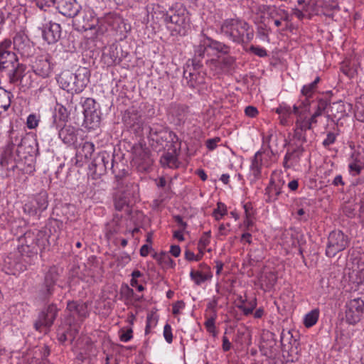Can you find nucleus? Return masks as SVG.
<instances>
[{
    "instance_id": "nucleus-13",
    "label": "nucleus",
    "mask_w": 364,
    "mask_h": 364,
    "mask_svg": "<svg viewBox=\"0 0 364 364\" xmlns=\"http://www.w3.org/2000/svg\"><path fill=\"white\" fill-rule=\"evenodd\" d=\"M204 56H199L195 53V56L192 60L191 65L187 64L186 68L183 71V77L187 80V84L190 87H195L197 81V74L195 73L201 66L200 58Z\"/></svg>"
},
{
    "instance_id": "nucleus-19",
    "label": "nucleus",
    "mask_w": 364,
    "mask_h": 364,
    "mask_svg": "<svg viewBox=\"0 0 364 364\" xmlns=\"http://www.w3.org/2000/svg\"><path fill=\"white\" fill-rule=\"evenodd\" d=\"M24 146L15 147L13 145L8 144L3 151L1 159H28L30 156L25 154Z\"/></svg>"
},
{
    "instance_id": "nucleus-31",
    "label": "nucleus",
    "mask_w": 364,
    "mask_h": 364,
    "mask_svg": "<svg viewBox=\"0 0 364 364\" xmlns=\"http://www.w3.org/2000/svg\"><path fill=\"white\" fill-rule=\"evenodd\" d=\"M321 8L323 15L329 18H333L334 13L340 11L339 4L336 1H325Z\"/></svg>"
},
{
    "instance_id": "nucleus-62",
    "label": "nucleus",
    "mask_w": 364,
    "mask_h": 364,
    "mask_svg": "<svg viewBox=\"0 0 364 364\" xmlns=\"http://www.w3.org/2000/svg\"><path fill=\"white\" fill-rule=\"evenodd\" d=\"M250 50L256 55L259 57H264L267 55V51L265 49L261 48V47H257L252 46L250 48Z\"/></svg>"
},
{
    "instance_id": "nucleus-35",
    "label": "nucleus",
    "mask_w": 364,
    "mask_h": 364,
    "mask_svg": "<svg viewBox=\"0 0 364 364\" xmlns=\"http://www.w3.org/2000/svg\"><path fill=\"white\" fill-rule=\"evenodd\" d=\"M173 117H175L177 124L184 123L187 117V108L181 105L173 106Z\"/></svg>"
},
{
    "instance_id": "nucleus-14",
    "label": "nucleus",
    "mask_w": 364,
    "mask_h": 364,
    "mask_svg": "<svg viewBox=\"0 0 364 364\" xmlns=\"http://www.w3.org/2000/svg\"><path fill=\"white\" fill-rule=\"evenodd\" d=\"M13 44L14 49L22 56L28 57L32 53L33 46L31 45L29 39L24 33H16L14 37Z\"/></svg>"
},
{
    "instance_id": "nucleus-44",
    "label": "nucleus",
    "mask_w": 364,
    "mask_h": 364,
    "mask_svg": "<svg viewBox=\"0 0 364 364\" xmlns=\"http://www.w3.org/2000/svg\"><path fill=\"white\" fill-rule=\"evenodd\" d=\"M154 258L156 259L159 263L165 264L171 267H173L176 264L170 256L164 252H161L159 255L155 254L154 255Z\"/></svg>"
},
{
    "instance_id": "nucleus-63",
    "label": "nucleus",
    "mask_w": 364,
    "mask_h": 364,
    "mask_svg": "<svg viewBox=\"0 0 364 364\" xmlns=\"http://www.w3.org/2000/svg\"><path fill=\"white\" fill-rule=\"evenodd\" d=\"M133 331L132 328L127 329L126 331H123L120 335V340L123 342H127L132 338Z\"/></svg>"
},
{
    "instance_id": "nucleus-33",
    "label": "nucleus",
    "mask_w": 364,
    "mask_h": 364,
    "mask_svg": "<svg viewBox=\"0 0 364 364\" xmlns=\"http://www.w3.org/2000/svg\"><path fill=\"white\" fill-rule=\"evenodd\" d=\"M131 203L130 198L128 196L124 195L123 193L117 192L114 197V203L115 209L118 211H121L124 207H128Z\"/></svg>"
},
{
    "instance_id": "nucleus-30",
    "label": "nucleus",
    "mask_w": 364,
    "mask_h": 364,
    "mask_svg": "<svg viewBox=\"0 0 364 364\" xmlns=\"http://www.w3.org/2000/svg\"><path fill=\"white\" fill-rule=\"evenodd\" d=\"M68 109L63 105H58L56 109V113L53 115V124L58 129L63 126V123L68 119Z\"/></svg>"
},
{
    "instance_id": "nucleus-16",
    "label": "nucleus",
    "mask_w": 364,
    "mask_h": 364,
    "mask_svg": "<svg viewBox=\"0 0 364 364\" xmlns=\"http://www.w3.org/2000/svg\"><path fill=\"white\" fill-rule=\"evenodd\" d=\"M58 82L60 87L68 92L79 93L75 75L72 72L69 70L62 72L58 76Z\"/></svg>"
},
{
    "instance_id": "nucleus-2",
    "label": "nucleus",
    "mask_w": 364,
    "mask_h": 364,
    "mask_svg": "<svg viewBox=\"0 0 364 364\" xmlns=\"http://www.w3.org/2000/svg\"><path fill=\"white\" fill-rule=\"evenodd\" d=\"M220 33L238 44H247L254 38L252 27L245 21L237 18L223 21L220 26Z\"/></svg>"
},
{
    "instance_id": "nucleus-40",
    "label": "nucleus",
    "mask_w": 364,
    "mask_h": 364,
    "mask_svg": "<svg viewBox=\"0 0 364 364\" xmlns=\"http://www.w3.org/2000/svg\"><path fill=\"white\" fill-rule=\"evenodd\" d=\"M107 161H92L89 164V168L96 174L101 175L105 172L107 166H109Z\"/></svg>"
},
{
    "instance_id": "nucleus-27",
    "label": "nucleus",
    "mask_w": 364,
    "mask_h": 364,
    "mask_svg": "<svg viewBox=\"0 0 364 364\" xmlns=\"http://www.w3.org/2000/svg\"><path fill=\"white\" fill-rule=\"evenodd\" d=\"M74 75L78 92H81L90 81V71L85 67H80Z\"/></svg>"
},
{
    "instance_id": "nucleus-46",
    "label": "nucleus",
    "mask_w": 364,
    "mask_h": 364,
    "mask_svg": "<svg viewBox=\"0 0 364 364\" xmlns=\"http://www.w3.org/2000/svg\"><path fill=\"white\" fill-rule=\"evenodd\" d=\"M258 12L264 14L268 13L269 17L271 18H274V13L275 12L276 15H279V11H277V7L275 6L270 5H261L258 7Z\"/></svg>"
},
{
    "instance_id": "nucleus-7",
    "label": "nucleus",
    "mask_w": 364,
    "mask_h": 364,
    "mask_svg": "<svg viewBox=\"0 0 364 364\" xmlns=\"http://www.w3.org/2000/svg\"><path fill=\"white\" fill-rule=\"evenodd\" d=\"M48 205V193L46 191H41L24 204L23 211L31 216L38 215L45 210Z\"/></svg>"
},
{
    "instance_id": "nucleus-53",
    "label": "nucleus",
    "mask_w": 364,
    "mask_h": 364,
    "mask_svg": "<svg viewBox=\"0 0 364 364\" xmlns=\"http://www.w3.org/2000/svg\"><path fill=\"white\" fill-rule=\"evenodd\" d=\"M293 338V336L291 335V332L289 331L285 332L284 331H283L281 333V336H280V342H281V344L282 346L284 347V348H286V341H288L289 339L290 340H292ZM293 341H294V343H296V339H293Z\"/></svg>"
},
{
    "instance_id": "nucleus-45",
    "label": "nucleus",
    "mask_w": 364,
    "mask_h": 364,
    "mask_svg": "<svg viewBox=\"0 0 364 364\" xmlns=\"http://www.w3.org/2000/svg\"><path fill=\"white\" fill-rule=\"evenodd\" d=\"M190 277L194 281L196 285H200L201 283L205 282L208 279V276L202 273L200 271L192 270L190 273Z\"/></svg>"
},
{
    "instance_id": "nucleus-58",
    "label": "nucleus",
    "mask_w": 364,
    "mask_h": 364,
    "mask_svg": "<svg viewBox=\"0 0 364 364\" xmlns=\"http://www.w3.org/2000/svg\"><path fill=\"white\" fill-rule=\"evenodd\" d=\"M161 166L164 168H177L180 166L181 161H160Z\"/></svg>"
},
{
    "instance_id": "nucleus-28",
    "label": "nucleus",
    "mask_w": 364,
    "mask_h": 364,
    "mask_svg": "<svg viewBox=\"0 0 364 364\" xmlns=\"http://www.w3.org/2000/svg\"><path fill=\"white\" fill-rule=\"evenodd\" d=\"M107 162H110L109 166L117 182L118 180H123V177L128 174L129 168L124 161H107Z\"/></svg>"
},
{
    "instance_id": "nucleus-36",
    "label": "nucleus",
    "mask_w": 364,
    "mask_h": 364,
    "mask_svg": "<svg viewBox=\"0 0 364 364\" xmlns=\"http://www.w3.org/2000/svg\"><path fill=\"white\" fill-rule=\"evenodd\" d=\"M12 97L11 92L0 87V108L4 111L7 110L11 106Z\"/></svg>"
},
{
    "instance_id": "nucleus-4",
    "label": "nucleus",
    "mask_w": 364,
    "mask_h": 364,
    "mask_svg": "<svg viewBox=\"0 0 364 364\" xmlns=\"http://www.w3.org/2000/svg\"><path fill=\"white\" fill-rule=\"evenodd\" d=\"M349 245V238L341 230L330 232L326 249V255L333 257L337 253L343 251Z\"/></svg>"
},
{
    "instance_id": "nucleus-24",
    "label": "nucleus",
    "mask_w": 364,
    "mask_h": 364,
    "mask_svg": "<svg viewBox=\"0 0 364 364\" xmlns=\"http://www.w3.org/2000/svg\"><path fill=\"white\" fill-rule=\"evenodd\" d=\"M117 191L128 196L129 198H136L138 196V185L126 180H118L117 184Z\"/></svg>"
},
{
    "instance_id": "nucleus-23",
    "label": "nucleus",
    "mask_w": 364,
    "mask_h": 364,
    "mask_svg": "<svg viewBox=\"0 0 364 364\" xmlns=\"http://www.w3.org/2000/svg\"><path fill=\"white\" fill-rule=\"evenodd\" d=\"M66 309L70 314L77 315L82 319L89 315L87 305L82 301H70L68 302Z\"/></svg>"
},
{
    "instance_id": "nucleus-25",
    "label": "nucleus",
    "mask_w": 364,
    "mask_h": 364,
    "mask_svg": "<svg viewBox=\"0 0 364 364\" xmlns=\"http://www.w3.org/2000/svg\"><path fill=\"white\" fill-rule=\"evenodd\" d=\"M60 35L61 26L57 23L50 22L48 27L43 31V37L49 44L57 42Z\"/></svg>"
},
{
    "instance_id": "nucleus-49",
    "label": "nucleus",
    "mask_w": 364,
    "mask_h": 364,
    "mask_svg": "<svg viewBox=\"0 0 364 364\" xmlns=\"http://www.w3.org/2000/svg\"><path fill=\"white\" fill-rule=\"evenodd\" d=\"M217 318V314L216 312L214 313V315L209 318L205 322V326L207 329V331L215 335L216 333L215 332V321Z\"/></svg>"
},
{
    "instance_id": "nucleus-9",
    "label": "nucleus",
    "mask_w": 364,
    "mask_h": 364,
    "mask_svg": "<svg viewBox=\"0 0 364 364\" xmlns=\"http://www.w3.org/2000/svg\"><path fill=\"white\" fill-rule=\"evenodd\" d=\"M11 41L5 40L0 43V70L9 69L18 63L15 53L11 50Z\"/></svg>"
},
{
    "instance_id": "nucleus-15",
    "label": "nucleus",
    "mask_w": 364,
    "mask_h": 364,
    "mask_svg": "<svg viewBox=\"0 0 364 364\" xmlns=\"http://www.w3.org/2000/svg\"><path fill=\"white\" fill-rule=\"evenodd\" d=\"M57 9L63 16L75 18L81 11V6L76 0H60Z\"/></svg>"
},
{
    "instance_id": "nucleus-26",
    "label": "nucleus",
    "mask_w": 364,
    "mask_h": 364,
    "mask_svg": "<svg viewBox=\"0 0 364 364\" xmlns=\"http://www.w3.org/2000/svg\"><path fill=\"white\" fill-rule=\"evenodd\" d=\"M123 121L129 127H136V130L138 129V126L142 124L141 115L138 110L133 108L125 112Z\"/></svg>"
},
{
    "instance_id": "nucleus-17",
    "label": "nucleus",
    "mask_w": 364,
    "mask_h": 364,
    "mask_svg": "<svg viewBox=\"0 0 364 364\" xmlns=\"http://www.w3.org/2000/svg\"><path fill=\"white\" fill-rule=\"evenodd\" d=\"M33 71L38 76L43 78L48 77L52 71V67L49 59L46 56H38L32 63Z\"/></svg>"
},
{
    "instance_id": "nucleus-6",
    "label": "nucleus",
    "mask_w": 364,
    "mask_h": 364,
    "mask_svg": "<svg viewBox=\"0 0 364 364\" xmlns=\"http://www.w3.org/2000/svg\"><path fill=\"white\" fill-rule=\"evenodd\" d=\"M59 276V269L55 266L50 267L46 273L44 281L38 291V296L42 300H48L53 295Z\"/></svg>"
},
{
    "instance_id": "nucleus-56",
    "label": "nucleus",
    "mask_w": 364,
    "mask_h": 364,
    "mask_svg": "<svg viewBox=\"0 0 364 364\" xmlns=\"http://www.w3.org/2000/svg\"><path fill=\"white\" fill-rule=\"evenodd\" d=\"M158 134H161V138H164L166 136V135L169 134L171 135V132H168L167 131H157V130H155L154 129L151 128L150 129V137L153 139V140H156V141H158L159 139L157 137L158 136Z\"/></svg>"
},
{
    "instance_id": "nucleus-64",
    "label": "nucleus",
    "mask_w": 364,
    "mask_h": 364,
    "mask_svg": "<svg viewBox=\"0 0 364 364\" xmlns=\"http://www.w3.org/2000/svg\"><path fill=\"white\" fill-rule=\"evenodd\" d=\"M245 113L250 117H255L258 114V110L254 106H247L245 109Z\"/></svg>"
},
{
    "instance_id": "nucleus-59",
    "label": "nucleus",
    "mask_w": 364,
    "mask_h": 364,
    "mask_svg": "<svg viewBox=\"0 0 364 364\" xmlns=\"http://www.w3.org/2000/svg\"><path fill=\"white\" fill-rule=\"evenodd\" d=\"M121 293L128 299L134 297L135 295L134 290L127 284L122 287Z\"/></svg>"
},
{
    "instance_id": "nucleus-55",
    "label": "nucleus",
    "mask_w": 364,
    "mask_h": 364,
    "mask_svg": "<svg viewBox=\"0 0 364 364\" xmlns=\"http://www.w3.org/2000/svg\"><path fill=\"white\" fill-rule=\"evenodd\" d=\"M66 331L69 337V341L73 342L76 336L78 334V326L77 325L72 326L70 324L69 328Z\"/></svg>"
},
{
    "instance_id": "nucleus-34",
    "label": "nucleus",
    "mask_w": 364,
    "mask_h": 364,
    "mask_svg": "<svg viewBox=\"0 0 364 364\" xmlns=\"http://www.w3.org/2000/svg\"><path fill=\"white\" fill-rule=\"evenodd\" d=\"M359 257H356L353 258V262L355 261H357V268L355 269V267H353V272H355V275L357 277V281L356 282L358 284H362L364 282V262L362 261V255L359 254Z\"/></svg>"
},
{
    "instance_id": "nucleus-38",
    "label": "nucleus",
    "mask_w": 364,
    "mask_h": 364,
    "mask_svg": "<svg viewBox=\"0 0 364 364\" xmlns=\"http://www.w3.org/2000/svg\"><path fill=\"white\" fill-rule=\"evenodd\" d=\"M23 133L21 131L11 129L9 132V141L10 145H13L16 147H19V146H23L22 144L23 141Z\"/></svg>"
},
{
    "instance_id": "nucleus-47",
    "label": "nucleus",
    "mask_w": 364,
    "mask_h": 364,
    "mask_svg": "<svg viewBox=\"0 0 364 364\" xmlns=\"http://www.w3.org/2000/svg\"><path fill=\"white\" fill-rule=\"evenodd\" d=\"M248 305L245 306L243 304H238L237 308L242 311L244 315L248 316L253 312V310L255 309L257 306L256 299H252V301L247 302Z\"/></svg>"
},
{
    "instance_id": "nucleus-32",
    "label": "nucleus",
    "mask_w": 364,
    "mask_h": 364,
    "mask_svg": "<svg viewBox=\"0 0 364 364\" xmlns=\"http://www.w3.org/2000/svg\"><path fill=\"white\" fill-rule=\"evenodd\" d=\"M95 151V145L92 142L86 141L77 150V156L84 159H91Z\"/></svg>"
},
{
    "instance_id": "nucleus-20",
    "label": "nucleus",
    "mask_w": 364,
    "mask_h": 364,
    "mask_svg": "<svg viewBox=\"0 0 364 364\" xmlns=\"http://www.w3.org/2000/svg\"><path fill=\"white\" fill-rule=\"evenodd\" d=\"M311 123L308 119L304 115L299 117L296 121L294 137L302 142H306V132L311 130Z\"/></svg>"
},
{
    "instance_id": "nucleus-8",
    "label": "nucleus",
    "mask_w": 364,
    "mask_h": 364,
    "mask_svg": "<svg viewBox=\"0 0 364 364\" xmlns=\"http://www.w3.org/2000/svg\"><path fill=\"white\" fill-rule=\"evenodd\" d=\"M364 313V301L360 298L350 300L346 304L345 321L350 325L360 321Z\"/></svg>"
},
{
    "instance_id": "nucleus-21",
    "label": "nucleus",
    "mask_w": 364,
    "mask_h": 364,
    "mask_svg": "<svg viewBox=\"0 0 364 364\" xmlns=\"http://www.w3.org/2000/svg\"><path fill=\"white\" fill-rule=\"evenodd\" d=\"M25 65L18 63L14 67H11L8 74L9 82L15 84L17 82H23L27 78H31V74L25 73Z\"/></svg>"
},
{
    "instance_id": "nucleus-51",
    "label": "nucleus",
    "mask_w": 364,
    "mask_h": 364,
    "mask_svg": "<svg viewBox=\"0 0 364 364\" xmlns=\"http://www.w3.org/2000/svg\"><path fill=\"white\" fill-rule=\"evenodd\" d=\"M227 213L225 205L222 203H218V208L213 211V215L216 220H220L221 217Z\"/></svg>"
},
{
    "instance_id": "nucleus-11",
    "label": "nucleus",
    "mask_w": 364,
    "mask_h": 364,
    "mask_svg": "<svg viewBox=\"0 0 364 364\" xmlns=\"http://www.w3.org/2000/svg\"><path fill=\"white\" fill-rule=\"evenodd\" d=\"M97 23L92 10H81L75 18L74 24L78 30L87 31L95 29Z\"/></svg>"
},
{
    "instance_id": "nucleus-22",
    "label": "nucleus",
    "mask_w": 364,
    "mask_h": 364,
    "mask_svg": "<svg viewBox=\"0 0 364 364\" xmlns=\"http://www.w3.org/2000/svg\"><path fill=\"white\" fill-rule=\"evenodd\" d=\"M4 269L9 274H16L21 270L20 258L15 252L9 253L4 259Z\"/></svg>"
},
{
    "instance_id": "nucleus-54",
    "label": "nucleus",
    "mask_w": 364,
    "mask_h": 364,
    "mask_svg": "<svg viewBox=\"0 0 364 364\" xmlns=\"http://www.w3.org/2000/svg\"><path fill=\"white\" fill-rule=\"evenodd\" d=\"M210 231L203 232V235L199 240V246L202 248H205L210 243Z\"/></svg>"
},
{
    "instance_id": "nucleus-43",
    "label": "nucleus",
    "mask_w": 364,
    "mask_h": 364,
    "mask_svg": "<svg viewBox=\"0 0 364 364\" xmlns=\"http://www.w3.org/2000/svg\"><path fill=\"white\" fill-rule=\"evenodd\" d=\"M320 80V77H317L312 82L303 86L301 93L306 97H311L314 92L316 89L318 82Z\"/></svg>"
},
{
    "instance_id": "nucleus-41",
    "label": "nucleus",
    "mask_w": 364,
    "mask_h": 364,
    "mask_svg": "<svg viewBox=\"0 0 364 364\" xmlns=\"http://www.w3.org/2000/svg\"><path fill=\"white\" fill-rule=\"evenodd\" d=\"M314 105V112L313 114H315L316 116H321L323 112L326 110L329 102L327 99L320 98L316 102H313Z\"/></svg>"
},
{
    "instance_id": "nucleus-1",
    "label": "nucleus",
    "mask_w": 364,
    "mask_h": 364,
    "mask_svg": "<svg viewBox=\"0 0 364 364\" xmlns=\"http://www.w3.org/2000/svg\"><path fill=\"white\" fill-rule=\"evenodd\" d=\"M20 225H13L11 230L14 235L23 233L18 237V252L21 255L31 257L36 255L38 250L42 251L49 245L48 235L46 231L38 230L36 233L31 230L18 231Z\"/></svg>"
},
{
    "instance_id": "nucleus-48",
    "label": "nucleus",
    "mask_w": 364,
    "mask_h": 364,
    "mask_svg": "<svg viewBox=\"0 0 364 364\" xmlns=\"http://www.w3.org/2000/svg\"><path fill=\"white\" fill-rule=\"evenodd\" d=\"M262 166V161H251L250 171L255 178L260 176Z\"/></svg>"
},
{
    "instance_id": "nucleus-61",
    "label": "nucleus",
    "mask_w": 364,
    "mask_h": 364,
    "mask_svg": "<svg viewBox=\"0 0 364 364\" xmlns=\"http://www.w3.org/2000/svg\"><path fill=\"white\" fill-rule=\"evenodd\" d=\"M336 136L333 132H328L327 134L326 138L323 141V145L325 147H327L330 146L331 144H333L336 141Z\"/></svg>"
},
{
    "instance_id": "nucleus-29",
    "label": "nucleus",
    "mask_w": 364,
    "mask_h": 364,
    "mask_svg": "<svg viewBox=\"0 0 364 364\" xmlns=\"http://www.w3.org/2000/svg\"><path fill=\"white\" fill-rule=\"evenodd\" d=\"M328 117L331 120L340 119L345 115L344 104L341 102H333L328 110Z\"/></svg>"
},
{
    "instance_id": "nucleus-42",
    "label": "nucleus",
    "mask_w": 364,
    "mask_h": 364,
    "mask_svg": "<svg viewBox=\"0 0 364 364\" xmlns=\"http://www.w3.org/2000/svg\"><path fill=\"white\" fill-rule=\"evenodd\" d=\"M133 154L136 159L141 158V159H145V158H149L150 154L149 150L144 148L141 144H136L133 146Z\"/></svg>"
},
{
    "instance_id": "nucleus-10",
    "label": "nucleus",
    "mask_w": 364,
    "mask_h": 364,
    "mask_svg": "<svg viewBox=\"0 0 364 364\" xmlns=\"http://www.w3.org/2000/svg\"><path fill=\"white\" fill-rule=\"evenodd\" d=\"M58 311L56 305L53 304H50L39 314L38 320L34 323L35 328L37 331H41V327L43 326L49 329L53 324Z\"/></svg>"
},
{
    "instance_id": "nucleus-5",
    "label": "nucleus",
    "mask_w": 364,
    "mask_h": 364,
    "mask_svg": "<svg viewBox=\"0 0 364 364\" xmlns=\"http://www.w3.org/2000/svg\"><path fill=\"white\" fill-rule=\"evenodd\" d=\"M215 51L227 54L230 51V48L221 42L206 36H203L199 45L196 47V53L199 56H205V53L208 56H215Z\"/></svg>"
},
{
    "instance_id": "nucleus-18",
    "label": "nucleus",
    "mask_w": 364,
    "mask_h": 364,
    "mask_svg": "<svg viewBox=\"0 0 364 364\" xmlns=\"http://www.w3.org/2000/svg\"><path fill=\"white\" fill-rule=\"evenodd\" d=\"M63 125L58 132L59 138L67 145L75 144L80 129L70 124Z\"/></svg>"
},
{
    "instance_id": "nucleus-57",
    "label": "nucleus",
    "mask_w": 364,
    "mask_h": 364,
    "mask_svg": "<svg viewBox=\"0 0 364 364\" xmlns=\"http://www.w3.org/2000/svg\"><path fill=\"white\" fill-rule=\"evenodd\" d=\"M164 336L167 343H171L173 341L171 326L168 323L164 326Z\"/></svg>"
},
{
    "instance_id": "nucleus-37",
    "label": "nucleus",
    "mask_w": 364,
    "mask_h": 364,
    "mask_svg": "<svg viewBox=\"0 0 364 364\" xmlns=\"http://www.w3.org/2000/svg\"><path fill=\"white\" fill-rule=\"evenodd\" d=\"M275 112L279 115L281 123L285 124L287 122V119L291 114V107L283 103L276 108Z\"/></svg>"
},
{
    "instance_id": "nucleus-3",
    "label": "nucleus",
    "mask_w": 364,
    "mask_h": 364,
    "mask_svg": "<svg viewBox=\"0 0 364 364\" xmlns=\"http://www.w3.org/2000/svg\"><path fill=\"white\" fill-rule=\"evenodd\" d=\"M166 24L175 26L174 30L179 34H185L189 26L190 18L186 7L181 3L173 4L169 9L163 14Z\"/></svg>"
},
{
    "instance_id": "nucleus-39",
    "label": "nucleus",
    "mask_w": 364,
    "mask_h": 364,
    "mask_svg": "<svg viewBox=\"0 0 364 364\" xmlns=\"http://www.w3.org/2000/svg\"><path fill=\"white\" fill-rule=\"evenodd\" d=\"M319 316L318 309H314L306 314L304 320V324L306 327L310 328L315 325L318 321Z\"/></svg>"
},
{
    "instance_id": "nucleus-60",
    "label": "nucleus",
    "mask_w": 364,
    "mask_h": 364,
    "mask_svg": "<svg viewBox=\"0 0 364 364\" xmlns=\"http://www.w3.org/2000/svg\"><path fill=\"white\" fill-rule=\"evenodd\" d=\"M220 141V138L216 136L212 139H207L205 141V144L209 150H213L217 146L218 143H219Z\"/></svg>"
},
{
    "instance_id": "nucleus-12",
    "label": "nucleus",
    "mask_w": 364,
    "mask_h": 364,
    "mask_svg": "<svg viewBox=\"0 0 364 364\" xmlns=\"http://www.w3.org/2000/svg\"><path fill=\"white\" fill-rule=\"evenodd\" d=\"M0 165L14 171L18 170L23 174H31L35 171L33 161H0Z\"/></svg>"
},
{
    "instance_id": "nucleus-52",
    "label": "nucleus",
    "mask_w": 364,
    "mask_h": 364,
    "mask_svg": "<svg viewBox=\"0 0 364 364\" xmlns=\"http://www.w3.org/2000/svg\"><path fill=\"white\" fill-rule=\"evenodd\" d=\"M39 119L36 114H29L27 117L26 125L30 129H35L38 124Z\"/></svg>"
},
{
    "instance_id": "nucleus-50",
    "label": "nucleus",
    "mask_w": 364,
    "mask_h": 364,
    "mask_svg": "<svg viewBox=\"0 0 364 364\" xmlns=\"http://www.w3.org/2000/svg\"><path fill=\"white\" fill-rule=\"evenodd\" d=\"M56 0H36V6L41 10L47 9L55 4Z\"/></svg>"
}]
</instances>
